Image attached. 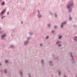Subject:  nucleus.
I'll return each instance as SVG.
<instances>
[{
    "mask_svg": "<svg viewBox=\"0 0 77 77\" xmlns=\"http://www.w3.org/2000/svg\"><path fill=\"white\" fill-rule=\"evenodd\" d=\"M50 63H51V62H52L51 61H50Z\"/></svg>",
    "mask_w": 77,
    "mask_h": 77,
    "instance_id": "cd10ccee",
    "label": "nucleus"
},
{
    "mask_svg": "<svg viewBox=\"0 0 77 77\" xmlns=\"http://www.w3.org/2000/svg\"><path fill=\"white\" fill-rule=\"evenodd\" d=\"M38 12L39 14V11H38Z\"/></svg>",
    "mask_w": 77,
    "mask_h": 77,
    "instance_id": "a878e982",
    "label": "nucleus"
},
{
    "mask_svg": "<svg viewBox=\"0 0 77 77\" xmlns=\"http://www.w3.org/2000/svg\"><path fill=\"white\" fill-rule=\"evenodd\" d=\"M58 42H58H58H57V43H58Z\"/></svg>",
    "mask_w": 77,
    "mask_h": 77,
    "instance_id": "bb28decb",
    "label": "nucleus"
},
{
    "mask_svg": "<svg viewBox=\"0 0 77 77\" xmlns=\"http://www.w3.org/2000/svg\"><path fill=\"white\" fill-rule=\"evenodd\" d=\"M14 47V46H11V47Z\"/></svg>",
    "mask_w": 77,
    "mask_h": 77,
    "instance_id": "b1692460",
    "label": "nucleus"
},
{
    "mask_svg": "<svg viewBox=\"0 0 77 77\" xmlns=\"http://www.w3.org/2000/svg\"><path fill=\"white\" fill-rule=\"evenodd\" d=\"M69 19L70 20H71V17H70Z\"/></svg>",
    "mask_w": 77,
    "mask_h": 77,
    "instance_id": "5701e85b",
    "label": "nucleus"
},
{
    "mask_svg": "<svg viewBox=\"0 0 77 77\" xmlns=\"http://www.w3.org/2000/svg\"><path fill=\"white\" fill-rule=\"evenodd\" d=\"M69 12H70V11H69Z\"/></svg>",
    "mask_w": 77,
    "mask_h": 77,
    "instance_id": "2f4dec72",
    "label": "nucleus"
},
{
    "mask_svg": "<svg viewBox=\"0 0 77 77\" xmlns=\"http://www.w3.org/2000/svg\"><path fill=\"white\" fill-rule=\"evenodd\" d=\"M44 62V60H42L41 62Z\"/></svg>",
    "mask_w": 77,
    "mask_h": 77,
    "instance_id": "ddd939ff",
    "label": "nucleus"
},
{
    "mask_svg": "<svg viewBox=\"0 0 77 77\" xmlns=\"http://www.w3.org/2000/svg\"><path fill=\"white\" fill-rule=\"evenodd\" d=\"M5 11H6V10H4L1 13V15H3L5 13Z\"/></svg>",
    "mask_w": 77,
    "mask_h": 77,
    "instance_id": "f257e3e1",
    "label": "nucleus"
},
{
    "mask_svg": "<svg viewBox=\"0 0 77 77\" xmlns=\"http://www.w3.org/2000/svg\"><path fill=\"white\" fill-rule=\"evenodd\" d=\"M5 37H6V35H2V39H3L4 38H5Z\"/></svg>",
    "mask_w": 77,
    "mask_h": 77,
    "instance_id": "7ed1b4c3",
    "label": "nucleus"
},
{
    "mask_svg": "<svg viewBox=\"0 0 77 77\" xmlns=\"http://www.w3.org/2000/svg\"><path fill=\"white\" fill-rule=\"evenodd\" d=\"M30 39V38H28V39Z\"/></svg>",
    "mask_w": 77,
    "mask_h": 77,
    "instance_id": "c756f323",
    "label": "nucleus"
},
{
    "mask_svg": "<svg viewBox=\"0 0 77 77\" xmlns=\"http://www.w3.org/2000/svg\"><path fill=\"white\" fill-rule=\"evenodd\" d=\"M48 27H50L51 25H50V24H48Z\"/></svg>",
    "mask_w": 77,
    "mask_h": 77,
    "instance_id": "f8f14e48",
    "label": "nucleus"
},
{
    "mask_svg": "<svg viewBox=\"0 0 77 77\" xmlns=\"http://www.w3.org/2000/svg\"><path fill=\"white\" fill-rule=\"evenodd\" d=\"M70 54L71 55V57H72V59H73V58H72V54H71V53H70Z\"/></svg>",
    "mask_w": 77,
    "mask_h": 77,
    "instance_id": "9b49d317",
    "label": "nucleus"
},
{
    "mask_svg": "<svg viewBox=\"0 0 77 77\" xmlns=\"http://www.w3.org/2000/svg\"><path fill=\"white\" fill-rule=\"evenodd\" d=\"M29 77H30V76H29Z\"/></svg>",
    "mask_w": 77,
    "mask_h": 77,
    "instance_id": "473e14b6",
    "label": "nucleus"
},
{
    "mask_svg": "<svg viewBox=\"0 0 77 77\" xmlns=\"http://www.w3.org/2000/svg\"><path fill=\"white\" fill-rule=\"evenodd\" d=\"M42 44H40V46H42Z\"/></svg>",
    "mask_w": 77,
    "mask_h": 77,
    "instance_id": "f3484780",
    "label": "nucleus"
},
{
    "mask_svg": "<svg viewBox=\"0 0 77 77\" xmlns=\"http://www.w3.org/2000/svg\"><path fill=\"white\" fill-rule=\"evenodd\" d=\"M71 6H72V5H69V6H67V8L68 9H69V8H71Z\"/></svg>",
    "mask_w": 77,
    "mask_h": 77,
    "instance_id": "20e7f679",
    "label": "nucleus"
},
{
    "mask_svg": "<svg viewBox=\"0 0 77 77\" xmlns=\"http://www.w3.org/2000/svg\"><path fill=\"white\" fill-rule=\"evenodd\" d=\"M56 27H57V26H54V28H56Z\"/></svg>",
    "mask_w": 77,
    "mask_h": 77,
    "instance_id": "6ab92c4d",
    "label": "nucleus"
},
{
    "mask_svg": "<svg viewBox=\"0 0 77 77\" xmlns=\"http://www.w3.org/2000/svg\"><path fill=\"white\" fill-rule=\"evenodd\" d=\"M54 31H52V33H53V32H54Z\"/></svg>",
    "mask_w": 77,
    "mask_h": 77,
    "instance_id": "4be33fe9",
    "label": "nucleus"
},
{
    "mask_svg": "<svg viewBox=\"0 0 77 77\" xmlns=\"http://www.w3.org/2000/svg\"><path fill=\"white\" fill-rule=\"evenodd\" d=\"M55 17H57V15H55Z\"/></svg>",
    "mask_w": 77,
    "mask_h": 77,
    "instance_id": "a211bd4d",
    "label": "nucleus"
},
{
    "mask_svg": "<svg viewBox=\"0 0 77 77\" xmlns=\"http://www.w3.org/2000/svg\"><path fill=\"white\" fill-rule=\"evenodd\" d=\"M59 47H60V46H61V45H59Z\"/></svg>",
    "mask_w": 77,
    "mask_h": 77,
    "instance_id": "412c9836",
    "label": "nucleus"
},
{
    "mask_svg": "<svg viewBox=\"0 0 77 77\" xmlns=\"http://www.w3.org/2000/svg\"><path fill=\"white\" fill-rule=\"evenodd\" d=\"M22 74V73L21 72H20V74H21H21Z\"/></svg>",
    "mask_w": 77,
    "mask_h": 77,
    "instance_id": "393cba45",
    "label": "nucleus"
},
{
    "mask_svg": "<svg viewBox=\"0 0 77 77\" xmlns=\"http://www.w3.org/2000/svg\"><path fill=\"white\" fill-rule=\"evenodd\" d=\"M5 3L4 2H3L2 3V5H5Z\"/></svg>",
    "mask_w": 77,
    "mask_h": 77,
    "instance_id": "423d86ee",
    "label": "nucleus"
},
{
    "mask_svg": "<svg viewBox=\"0 0 77 77\" xmlns=\"http://www.w3.org/2000/svg\"><path fill=\"white\" fill-rule=\"evenodd\" d=\"M5 16H4L3 17H2L1 18H2V19H3V18H5Z\"/></svg>",
    "mask_w": 77,
    "mask_h": 77,
    "instance_id": "1a4fd4ad",
    "label": "nucleus"
},
{
    "mask_svg": "<svg viewBox=\"0 0 77 77\" xmlns=\"http://www.w3.org/2000/svg\"><path fill=\"white\" fill-rule=\"evenodd\" d=\"M4 71H5V72H6L7 71V70H6V69L4 70Z\"/></svg>",
    "mask_w": 77,
    "mask_h": 77,
    "instance_id": "4468645a",
    "label": "nucleus"
},
{
    "mask_svg": "<svg viewBox=\"0 0 77 77\" xmlns=\"http://www.w3.org/2000/svg\"><path fill=\"white\" fill-rule=\"evenodd\" d=\"M74 39L75 41H77V37H75Z\"/></svg>",
    "mask_w": 77,
    "mask_h": 77,
    "instance_id": "39448f33",
    "label": "nucleus"
},
{
    "mask_svg": "<svg viewBox=\"0 0 77 77\" xmlns=\"http://www.w3.org/2000/svg\"><path fill=\"white\" fill-rule=\"evenodd\" d=\"M60 74H61V73L59 72V75H60Z\"/></svg>",
    "mask_w": 77,
    "mask_h": 77,
    "instance_id": "dca6fc26",
    "label": "nucleus"
},
{
    "mask_svg": "<svg viewBox=\"0 0 77 77\" xmlns=\"http://www.w3.org/2000/svg\"><path fill=\"white\" fill-rule=\"evenodd\" d=\"M41 17H42V16L41 15H40L38 16V17H39V18H41Z\"/></svg>",
    "mask_w": 77,
    "mask_h": 77,
    "instance_id": "9d476101",
    "label": "nucleus"
},
{
    "mask_svg": "<svg viewBox=\"0 0 77 77\" xmlns=\"http://www.w3.org/2000/svg\"><path fill=\"white\" fill-rule=\"evenodd\" d=\"M66 22H65L62 23V25H61V28H62V27H63V24H66Z\"/></svg>",
    "mask_w": 77,
    "mask_h": 77,
    "instance_id": "f03ea898",
    "label": "nucleus"
},
{
    "mask_svg": "<svg viewBox=\"0 0 77 77\" xmlns=\"http://www.w3.org/2000/svg\"><path fill=\"white\" fill-rule=\"evenodd\" d=\"M59 39H60V38H62V36H59Z\"/></svg>",
    "mask_w": 77,
    "mask_h": 77,
    "instance_id": "6e6552de",
    "label": "nucleus"
},
{
    "mask_svg": "<svg viewBox=\"0 0 77 77\" xmlns=\"http://www.w3.org/2000/svg\"><path fill=\"white\" fill-rule=\"evenodd\" d=\"M9 14V12H7V14H8H8Z\"/></svg>",
    "mask_w": 77,
    "mask_h": 77,
    "instance_id": "aec40b11",
    "label": "nucleus"
},
{
    "mask_svg": "<svg viewBox=\"0 0 77 77\" xmlns=\"http://www.w3.org/2000/svg\"><path fill=\"white\" fill-rule=\"evenodd\" d=\"M8 60H5V63H8Z\"/></svg>",
    "mask_w": 77,
    "mask_h": 77,
    "instance_id": "0eeeda50",
    "label": "nucleus"
},
{
    "mask_svg": "<svg viewBox=\"0 0 77 77\" xmlns=\"http://www.w3.org/2000/svg\"><path fill=\"white\" fill-rule=\"evenodd\" d=\"M48 36H47L46 38V39H48Z\"/></svg>",
    "mask_w": 77,
    "mask_h": 77,
    "instance_id": "2eb2a0df",
    "label": "nucleus"
},
{
    "mask_svg": "<svg viewBox=\"0 0 77 77\" xmlns=\"http://www.w3.org/2000/svg\"><path fill=\"white\" fill-rule=\"evenodd\" d=\"M0 65H2V64H1V63H0Z\"/></svg>",
    "mask_w": 77,
    "mask_h": 77,
    "instance_id": "c85d7f7f",
    "label": "nucleus"
},
{
    "mask_svg": "<svg viewBox=\"0 0 77 77\" xmlns=\"http://www.w3.org/2000/svg\"><path fill=\"white\" fill-rule=\"evenodd\" d=\"M21 23L22 24H23V22H21Z\"/></svg>",
    "mask_w": 77,
    "mask_h": 77,
    "instance_id": "7c9ffc66",
    "label": "nucleus"
}]
</instances>
